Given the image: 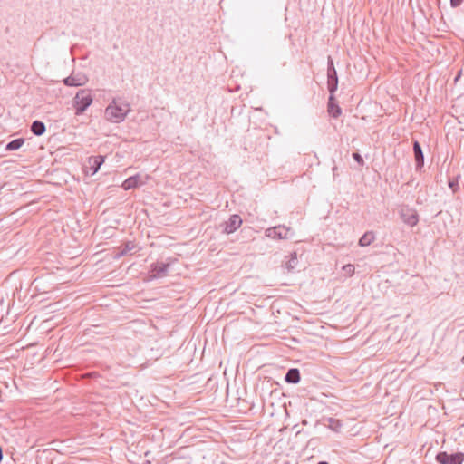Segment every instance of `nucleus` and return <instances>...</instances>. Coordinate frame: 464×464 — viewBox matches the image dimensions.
<instances>
[{
    "label": "nucleus",
    "instance_id": "obj_1",
    "mask_svg": "<svg viewBox=\"0 0 464 464\" xmlns=\"http://www.w3.org/2000/svg\"><path fill=\"white\" fill-rule=\"evenodd\" d=\"M130 111V105L121 98H114L104 111V117L113 123L122 122Z\"/></svg>",
    "mask_w": 464,
    "mask_h": 464
},
{
    "label": "nucleus",
    "instance_id": "obj_2",
    "mask_svg": "<svg viewBox=\"0 0 464 464\" xmlns=\"http://www.w3.org/2000/svg\"><path fill=\"white\" fill-rule=\"evenodd\" d=\"M93 98L89 89L79 90L73 98V107L76 115H82L92 103Z\"/></svg>",
    "mask_w": 464,
    "mask_h": 464
},
{
    "label": "nucleus",
    "instance_id": "obj_3",
    "mask_svg": "<svg viewBox=\"0 0 464 464\" xmlns=\"http://www.w3.org/2000/svg\"><path fill=\"white\" fill-rule=\"evenodd\" d=\"M265 235L269 238L281 240L291 238L294 235V232L291 227L279 225L266 228Z\"/></svg>",
    "mask_w": 464,
    "mask_h": 464
},
{
    "label": "nucleus",
    "instance_id": "obj_4",
    "mask_svg": "<svg viewBox=\"0 0 464 464\" xmlns=\"http://www.w3.org/2000/svg\"><path fill=\"white\" fill-rule=\"evenodd\" d=\"M436 460L440 464H462L464 461V453L458 452L448 454L446 451H440L436 455Z\"/></svg>",
    "mask_w": 464,
    "mask_h": 464
},
{
    "label": "nucleus",
    "instance_id": "obj_5",
    "mask_svg": "<svg viewBox=\"0 0 464 464\" xmlns=\"http://www.w3.org/2000/svg\"><path fill=\"white\" fill-rule=\"evenodd\" d=\"M241 225L242 218L239 215L234 214L229 217L228 220L223 222L220 227L223 233L229 235L234 233Z\"/></svg>",
    "mask_w": 464,
    "mask_h": 464
},
{
    "label": "nucleus",
    "instance_id": "obj_6",
    "mask_svg": "<svg viewBox=\"0 0 464 464\" xmlns=\"http://www.w3.org/2000/svg\"><path fill=\"white\" fill-rule=\"evenodd\" d=\"M103 162L104 157L102 155L90 157L87 160L86 165L84 166L86 174L93 176L95 173L98 172Z\"/></svg>",
    "mask_w": 464,
    "mask_h": 464
},
{
    "label": "nucleus",
    "instance_id": "obj_7",
    "mask_svg": "<svg viewBox=\"0 0 464 464\" xmlns=\"http://www.w3.org/2000/svg\"><path fill=\"white\" fill-rule=\"evenodd\" d=\"M401 218L402 221L410 227H414L419 222L417 212L411 208H402L401 210Z\"/></svg>",
    "mask_w": 464,
    "mask_h": 464
},
{
    "label": "nucleus",
    "instance_id": "obj_8",
    "mask_svg": "<svg viewBox=\"0 0 464 464\" xmlns=\"http://www.w3.org/2000/svg\"><path fill=\"white\" fill-rule=\"evenodd\" d=\"M88 81V78L79 72V73H72L70 76L66 77L64 80H63V83L66 85V86H73V87H78V86H82L84 85Z\"/></svg>",
    "mask_w": 464,
    "mask_h": 464
},
{
    "label": "nucleus",
    "instance_id": "obj_9",
    "mask_svg": "<svg viewBox=\"0 0 464 464\" xmlns=\"http://www.w3.org/2000/svg\"><path fill=\"white\" fill-rule=\"evenodd\" d=\"M169 267V265L164 262L153 263L150 266L151 277L157 278L164 276L167 274Z\"/></svg>",
    "mask_w": 464,
    "mask_h": 464
},
{
    "label": "nucleus",
    "instance_id": "obj_10",
    "mask_svg": "<svg viewBox=\"0 0 464 464\" xmlns=\"http://www.w3.org/2000/svg\"><path fill=\"white\" fill-rule=\"evenodd\" d=\"M143 184L144 181L141 180V177L140 175H135L124 180L121 187L124 190H130L131 188H138Z\"/></svg>",
    "mask_w": 464,
    "mask_h": 464
},
{
    "label": "nucleus",
    "instance_id": "obj_11",
    "mask_svg": "<svg viewBox=\"0 0 464 464\" xmlns=\"http://www.w3.org/2000/svg\"><path fill=\"white\" fill-rule=\"evenodd\" d=\"M321 422L324 427L330 429L331 430H333L334 432H340V430L343 427L342 421L340 420L331 418V417L323 418L321 420Z\"/></svg>",
    "mask_w": 464,
    "mask_h": 464
},
{
    "label": "nucleus",
    "instance_id": "obj_12",
    "mask_svg": "<svg viewBox=\"0 0 464 464\" xmlns=\"http://www.w3.org/2000/svg\"><path fill=\"white\" fill-rule=\"evenodd\" d=\"M327 88L331 94H334L338 88V76L335 71H327Z\"/></svg>",
    "mask_w": 464,
    "mask_h": 464
},
{
    "label": "nucleus",
    "instance_id": "obj_13",
    "mask_svg": "<svg viewBox=\"0 0 464 464\" xmlns=\"http://www.w3.org/2000/svg\"><path fill=\"white\" fill-rule=\"evenodd\" d=\"M413 153L416 162V169H421L424 165V155L421 146L417 140L413 142Z\"/></svg>",
    "mask_w": 464,
    "mask_h": 464
},
{
    "label": "nucleus",
    "instance_id": "obj_14",
    "mask_svg": "<svg viewBox=\"0 0 464 464\" xmlns=\"http://www.w3.org/2000/svg\"><path fill=\"white\" fill-rule=\"evenodd\" d=\"M328 112L329 114L337 119L341 113H342V109L340 108V106L335 102V99H334V94H331L330 93V96H329V99H328Z\"/></svg>",
    "mask_w": 464,
    "mask_h": 464
},
{
    "label": "nucleus",
    "instance_id": "obj_15",
    "mask_svg": "<svg viewBox=\"0 0 464 464\" xmlns=\"http://www.w3.org/2000/svg\"><path fill=\"white\" fill-rule=\"evenodd\" d=\"M285 381L288 383L296 384L300 382V372L296 368H291L287 371Z\"/></svg>",
    "mask_w": 464,
    "mask_h": 464
},
{
    "label": "nucleus",
    "instance_id": "obj_16",
    "mask_svg": "<svg viewBox=\"0 0 464 464\" xmlns=\"http://www.w3.org/2000/svg\"><path fill=\"white\" fill-rule=\"evenodd\" d=\"M30 130L34 135L41 136L45 132L46 128L43 121L36 120L32 122Z\"/></svg>",
    "mask_w": 464,
    "mask_h": 464
},
{
    "label": "nucleus",
    "instance_id": "obj_17",
    "mask_svg": "<svg viewBox=\"0 0 464 464\" xmlns=\"http://www.w3.org/2000/svg\"><path fill=\"white\" fill-rule=\"evenodd\" d=\"M375 239V235L372 231L365 232L359 239V245L361 246H370Z\"/></svg>",
    "mask_w": 464,
    "mask_h": 464
},
{
    "label": "nucleus",
    "instance_id": "obj_18",
    "mask_svg": "<svg viewBox=\"0 0 464 464\" xmlns=\"http://www.w3.org/2000/svg\"><path fill=\"white\" fill-rule=\"evenodd\" d=\"M134 248H135V244L132 241H128L124 245L119 246V251L116 254V256L121 257L123 256H126Z\"/></svg>",
    "mask_w": 464,
    "mask_h": 464
},
{
    "label": "nucleus",
    "instance_id": "obj_19",
    "mask_svg": "<svg viewBox=\"0 0 464 464\" xmlns=\"http://www.w3.org/2000/svg\"><path fill=\"white\" fill-rule=\"evenodd\" d=\"M24 138L14 139L6 144L5 150H10V151L16 150L20 149L24 145Z\"/></svg>",
    "mask_w": 464,
    "mask_h": 464
},
{
    "label": "nucleus",
    "instance_id": "obj_20",
    "mask_svg": "<svg viewBox=\"0 0 464 464\" xmlns=\"http://www.w3.org/2000/svg\"><path fill=\"white\" fill-rule=\"evenodd\" d=\"M298 264L297 255L295 252L291 253L289 259L285 262V267L288 272L293 271Z\"/></svg>",
    "mask_w": 464,
    "mask_h": 464
},
{
    "label": "nucleus",
    "instance_id": "obj_21",
    "mask_svg": "<svg viewBox=\"0 0 464 464\" xmlns=\"http://www.w3.org/2000/svg\"><path fill=\"white\" fill-rule=\"evenodd\" d=\"M343 270L347 276H352L354 274L355 268L353 265L348 264L343 266Z\"/></svg>",
    "mask_w": 464,
    "mask_h": 464
},
{
    "label": "nucleus",
    "instance_id": "obj_22",
    "mask_svg": "<svg viewBox=\"0 0 464 464\" xmlns=\"http://www.w3.org/2000/svg\"><path fill=\"white\" fill-rule=\"evenodd\" d=\"M353 158L357 163H359V165H361V166L364 165V160H363L362 157L358 152H353Z\"/></svg>",
    "mask_w": 464,
    "mask_h": 464
},
{
    "label": "nucleus",
    "instance_id": "obj_23",
    "mask_svg": "<svg viewBox=\"0 0 464 464\" xmlns=\"http://www.w3.org/2000/svg\"><path fill=\"white\" fill-rule=\"evenodd\" d=\"M332 70L335 71L334 61H333L331 56H328V58H327V71L330 72Z\"/></svg>",
    "mask_w": 464,
    "mask_h": 464
},
{
    "label": "nucleus",
    "instance_id": "obj_24",
    "mask_svg": "<svg viewBox=\"0 0 464 464\" xmlns=\"http://www.w3.org/2000/svg\"><path fill=\"white\" fill-rule=\"evenodd\" d=\"M462 2L463 0H450V6L452 8L459 7Z\"/></svg>",
    "mask_w": 464,
    "mask_h": 464
},
{
    "label": "nucleus",
    "instance_id": "obj_25",
    "mask_svg": "<svg viewBox=\"0 0 464 464\" xmlns=\"http://www.w3.org/2000/svg\"><path fill=\"white\" fill-rule=\"evenodd\" d=\"M449 186L454 190V188L457 186V182L450 181Z\"/></svg>",
    "mask_w": 464,
    "mask_h": 464
},
{
    "label": "nucleus",
    "instance_id": "obj_26",
    "mask_svg": "<svg viewBox=\"0 0 464 464\" xmlns=\"http://www.w3.org/2000/svg\"><path fill=\"white\" fill-rule=\"evenodd\" d=\"M318 464H329V463L326 461H320Z\"/></svg>",
    "mask_w": 464,
    "mask_h": 464
},
{
    "label": "nucleus",
    "instance_id": "obj_27",
    "mask_svg": "<svg viewBox=\"0 0 464 464\" xmlns=\"http://www.w3.org/2000/svg\"><path fill=\"white\" fill-rule=\"evenodd\" d=\"M462 362L464 363V356H463V358H462Z\"/></svg>",
    "mask_w": 464,
    "mask_h": 464
}]
</instances>
